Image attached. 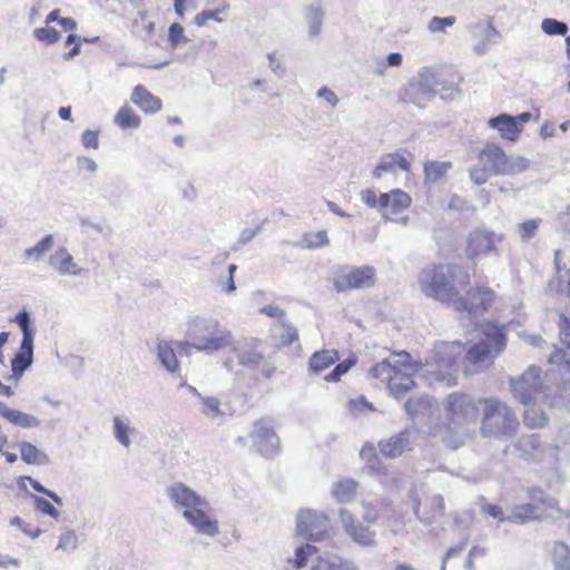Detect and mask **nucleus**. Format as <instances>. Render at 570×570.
Segmentation results:
<instances>
[{
  "mask_svg": "<svg viewBox=\"0 0 570 570\" xmlns=\"http://www.w3.org/2000/svg\"><path fill=\"white\" fill-rule=\"evenodd\" d=\"M455 266L431 264L417 276L421 292L429 298L470 316H481L498 301V294L488 282L471 285L468 272Z\"/></svg>",
  "mask_w": 570,
  "mask_h": 570,
  "instance_id": "1",
  "label": "nucleus"
},
{
  "mask_svg": "<svg viewBox=\"0 0 570 570\" xmlns=\"http://www.w3.org/2000/svg\"><path fill=\"white\" fill-rule=\"evenodd\" d=\"M478 165L470 171V178L475 185L485 184L492 175L514 176L530 167V160L521 155H508L497 142H487L478 153Z\"/></svg>",
  "mask_w": 570,
  "mask_h": 570,
  "instance_id": "2",
  "label": "nucleus"
},
{
  "mask_svg": "<svg viewBox=\"0 0 570 570\" xmlns=\"http://www.w3.org/2000/svg\"><path fill=\"white\" fill-rule=\"evenodd\" d=\"M481 337L470 345L464 354L465 372H481L494 364L495 358L505 350L507 327L494 321H484L480 325Z\"/></svg>",
  "mask_w": 570,
  "mask_h": 570,
  "instance_id": "3",
  "label": "nucleus"
},
{
  "mask_svg": "<svg viewBox=\"0 0 570 570\" xmlns=\"http://www.w3.org/2000/svg\"><path fill=\"white\" fill-rule=\"evenodd\" d=\"M419 366L412 361L411 355L407 352H400L389 360L376 363L371 373L386 384L391 394L400 397L415 387L414 376Z\"/></svg>",
  "mask_w": 570,
  "mask_h": 570,
  "instance_id": "4",
  "label": "nucleus"
},
{
  "mask_svg": "<svg viewBox=\"0 0 570 570\" xmlns=\"http://www.w3.org/2000/svg\"><path fill=\"white\" fill-rule=\"evenodd\" d=\"M480 433L485 438L508 439L517 434L519 421L513 410L498 397H480Z\"/></svg>",
  "mask_w": 570,
  "mask_h": 570,
  "instance_id": "5",
  "label": "nucleus"
},
{
  "mask_svg": "<svg viewBox=\"0 0 570 570\" xmlns=\"http://www.w3.org/2000/svg\"><path fill=\"white\" fill-rule=\"evenodd\" d=\"M463 352L464 344L460 341L436 343L426 364L430 383L448 387L455 385L459 372L458 362Z\"/></svg>",
  "mask_w": 570,
  "mask_h": 570,
  "instance_id": "6",
  "label": "nucleus"
},
{
  "mask_svg": "<svg viewBox=\"0 0 570 570\" xmlns=\"http://www.w3.org/2000/svg\"><path fill=\"white\" fill-rule=\"evenodd\" d=\"M193 344L199 351L215 352L233 343V334L217 321H202L194 324Z\"/></svg>",
  "mask_w": 570,
  "mask_h": 570,
  "instance_id": "7",
  "label": "nucleus"
},
{
  "mask_svg": "<svg viewBox=\"0 0 570 570\" xmlns=\"http://www.w3.org/2000/svg\"><path fill=\"white\" fill-rule=\"evenodd\" d=\"M261 345V341L253 337L242 341L233 348L230 370H233L235 363L249 370H256L263 366V375L265 377H271L275 372V367L265 365V356L262 352Z\"/></svg>",
  "mask_w": 570,
  "mask_h": 570,
  "instance_id": "8",
  "label": "nucleus"
},
{
  "mask_svg": "<svg viewBox=\"0 0 570 570\" xmlns=\"http://www.w3.org/2000/svg\"><path fill=\"white\" fill-rule=\"evenodd\" d=\"M375 268L364 266H341L333 276V285L337 292H348L371 287L375 283Z\"/></svg>",
  "mask_w": 570,
  "mask_h": 570,
  "instance_id": "9",
  "label": "nucleus"
},
{
  "mask_svg": "<svg viewBox=\"0 0 570 570\" xmlns=\"http://www.w3.org/2000/svg\"><path fill=\"white\" fill-rule=\"evenodd\" d=\"M445 410L453 423L476 422L481 416L480 397L475 400L464 393H453L446 400Z\"/></svg>",
  "mask_w": 570,
  "mask_h": 570,
  "instance_id": "10",
  "label": "nucleus"
},
{
  "mask_svg": "<svg viewBox=\"0 0 570 570\" xmlns=\"http://www.w3.org/2000/svg\"><path fill=\"white\" fill-rule=\"evenodd\" d=\"M16 323L22 331L23 337L19 351L11 360L13 376L19 377L30 366L33 357V330L30 327V317L26 311L20 312Z\"/></svg>",
  "mask_w": 570,
  "mask_h": 570,
  "instance_id": "11",
  "label": "nucleus"
},
{
  "mask_svg": "<svg viewBox=\"0 0 570 570\" xmlns=\"http://www.w3.org/2000/svg\"><path fill=\"white\" fill-rule=\"evenodd\" d=\"M529 498L533 503L518 504L512 509L508 520L514 523H525L541 518L542 513L548 509L556 505V502L544 497L541 488L529 489Z\"/></svg>",
  "mask_w": 570,
  "mask_h": 570,
  "instance_id": "12",
  "label": "nucleus"
},
{
  "mask_svg": "<svg viewBox=\"0 0 570 570\" xmlns=\"http://www.w3.org/2000/svg\"><path fill=\"white\" fill-rule=\"evenodd\" d=\"M502 240V235H498L485 228H476L472 230L466 237V258L474 261L482 256L498 254V245Z\"/></svg>",
  "mask_w": 570,
  "mask_h": 570,
  "instance_id": "13",
  "label": "nucleus"
},
{
  "mask_svg": "<svg viewBox=\"0 0 570 570\" xmlns=\"http://www.w3.org/2000/svg\"><path fill=\"white\" fill-rule=\"evenodd\" d=\"M541 370L530 366L520 377L511 381L513 396L523 405H530L542 391Z\"/></svg>",
  "mask_w": 570,
  "mask_h": 570,
  "instance_id": "14",
  "label": "nucleus"
},
{
  "mask_svg": "<svg viewBox=\"0 0 570 570\" xmlns=\"http://www.w3.org/2000/svg\"><path fill=\"white\" fill-rule=\"evenodd\" d=\"M328 519L312 511L301 512L296 531L303 538L311 541H321L328 537Z\"/></svg>",
  "mask_w": 570,
  "mask_h": 570,
  "instance_id": "15",
  "label": "nucleus"
},
{
  "mask_svg": "<svg viewBox=\"0 0 570 570\" xmlns=\"http://www.w3.org/2000/svg\"><path fill=\"white\" fill-rule=\"evenodd\" d=\"M532 115L530 112H522L518 116H510L501 114L497 117L489 119V126L499 131L502 139L509 141H517L523 131L524 124L530 121Z\"/></svg>",
  "mask_w": 570,
  "mask_h": 570,
  "instance_id": "16",
  "label": "nucleus"
},
{
  "mask_svg": "<svg viewBox=\"0 0 570 570\" xmlns=\"http://www.w3.org/2000/svg\"><path fill=\"white\" fill-rule=\"evenodd\" d=\"M412 204L411 196L402 189H392L379 196V207L384 218L396 222L399 215L410 208Z\"/></svg>",
  "mask_w": 570,
  "mask_h": 570,
  "instance_id": "17",
  "label": "nucleus"
},
{
  "mask_svg": "<svg viewBox=\"0 0 570 570\" xmlns=\"http://www.w3.org/2000/svg\"><path fill=\"white\" fill-rule=\"evenodd\" d=\"M183 515L200 533L214 537L219 531L218 523L212 519L209 505L205 500H203V504L184 510Z\"/></svg>",
  "mask_w": 570,
  "mask_h": 570,
  "instance_id": "18",
  "label": "nucleus"
},
{
  "mask_svg": "<svg viewBox=\"0 0 570 570\" xmlns=\"http://www.w3.org/2000/svg\"><path fill=\"white\" fill-rule=\"evenodd\" d=\"M340 517L345 532L358 544L371 546L374 543L375 533L368 527H364L346 509L340 510Z\"/></svg>",
  "mask_w": 570,
  "mask_h": 570,
  "instance_id": "19",
  "label": "nucleus"
},
{
  "mask_svg": "<svg viewBox=\"0 0 570 570\" xmlns=\"http://www.w3.org/2000/svg\"><path fill=\"white\" fill-rule=\"evenodd\" d=\"M176 348L180 353L188 354L191 350V344L188 342H173V341H160L157 344L158 358L164 367L169 372H177L179 368V362L176 356Z\"/></svg>",
  "mask_w": 570,
  "mask_h": 570,
  "instance_id": "20",
  "label": "nucleus"
},
{
  "mask_svg": "<svg viewBox=\"0 0 570 570\" xmlns=\"http://www.w3.org/2000/svg\"><path fill=\"white\" fill-rule=\"evenodd\" d=\"M250 436L257 450L263 454H267L278 445V438L273 426L264 419L255 422Z\"/></svg>",
  "mask_w": 570,
  "mask_h": 570,
  "instance_id": "21",
  "label": "nucleus"
},
{
  "mask_svg": "<svg viewBox=\"0 0 570 570\" xmlns=\"http://www.w3.org/2000/svg\"><path fill=\"white\" fill-rule=\"evenodd\" d=\"M413 156L407 151H396L384 155L373 170V175L380 178L384 173L394 171L396 168L403 171L411 170V160Z\"/></svg>",
  "mask_w": 570,
  "mask_h": 570,
  "instance_id": "22",
  "label": "nucleus"
},
{
  "mask_svg": "<svg viewBox=\"0 0 570 570\" xmlns=\"http://www.w3.org/2000/svg\"><path fill=\"white\" fill-rule=\"evenodd\" d=\"M130 99L145 114H156L163 108L161 99L149 91L144 85L134 87Z\"/></svg>",
  "mask_w": 570,
  "mask_h": 570,
  "instance_id": "23",
  "label": "nucleus"
},
{
  "mask_svg": "<svg viewBox=\"0 0 570 570\" xmlns=\"http://www.w3.org/2000/svg\"><path fill=\"white\" fill-rule=\"evenodd\" d=\"M410 449L409 433L406 431L392 435L389 439L379 442V450L385 458L401 456Z\"/></svg>",
  "mask_w": 570,
  "mask_h": 570,
  "instance_id": "24",
  "label": "nucleus"
},
{
  "mask_svg": "<svg viewBox=\"0 0 570 570\" xmlns=\"http://www.w3.org/2000/svg\"><path fill=\"white\" fill-rule=\"evenodd\" d=\"M168 495L176 505L184 508V510H189L197 507V504H203L204 500L183 483L170 487Z\"/></svg>",
  "mask_w": 570,
  "mask_h": 570,
  "instance_id": "25",
  "label": "nucleus"
},
{
  "mask_svg": "<svg viewBox=\"0 0 570 570\" xmlns=\"http://www.w3.org/2000/svg\"><path fill=\"white\" fill-rule=\"evenodd\" d=\"M445 513L444 499L440 494L428 498L421 507H419L416 514L424 523H433Z\"/></svg>",
  "mask_w": 570,
  "mask_h": 570,
  "instance_id": "26",
  "label": "nucleus"
},
{
  "mask_svg": "<svg viewBox=\"0 0 570 570\" xmlns=\"http://www.w3.org/2000/svg\"><path fill=\"white\" fill-rule=\"evenodd\" d=\"M340 360V354L336 350L323 348L314 352L308 360L309 372L318 375L334 365Z\"/></svg>",
  "mask_w": 570,
  "mask_h": 570,
  "instance_id": "27",
  "label": "nucleus"
},
{
  "mask_svg": "<svg viewBox=\"0 0 570 570\" xmlns=\"http://www.w3.org/2000/svg\"><path fill=\"white\" fill-rule=\"evenodd\" d=\"M360 458L364 462L368 472L374 475H387V468L384 465L382 460L376 452V448L373 443L366 442L360 450Z\"/></svg>",
  "mask_w": 570,
  "mask_h": 570,
  "instance_id": "28",
  "label": "nucleus"
},
{
  "mask_svg": "<svg viewBox=\"0 0 570 570\" xmlns=\"http://www.w3.org/2000/svg\"><path fill=\"white\" fill-rule=\"evenodd\" d=\"M0 417L7 420L12 425L30 429L39 425V420L28 413L19 410L8 407L4 403L0 402Z\"/></svg>",
  "mask_w": 570,
  "mask_h": 570,
  "instance_id": "29",
  "label": "nucleus"
},
{
  "mask_svg": "<svg viewBox=\"0 0 570 570\" xmlns=\"http://www.w3.org/2000/svg\"><path fill=\"white\" fill-rule=\"evenodd\" d=\"M49 263L60 274L77 275L80 268L75 263L73 257L63 247L57 249L49 258Z\"/></svg>",
  "mask_w": 570,
  "mask_h": 570,
  "instance_id": "30",
  "label": "nucleus"
},
{
  "mask_svg": "<svg viewBox=\"0 0 570 570\" xmlns=\"http://www.w3.org/2000/svg\"><path fill=\"white\" fill-rule=\"evenodd\" d=\"M114 122L124 130L137 129L141 124V118L132 109V107H130L128 104H125L116 112Z\"/></svg>",
  "mask_w": 570,
  "mask_h": 570,
  "instance_id": "31",
  "label": "nucleus"
},
{
  "mask_svg": "<svg viewBox=\"0 0 570 570\" xmlns=\"http://www.w3.org/2000/svg\"><path fill=\"white\" fill-rule=\"evenodd\" d=\"M357 487L353 479H342L333 485L332 495L341 503L350 502L355 498Z\"/></svg>",
  "mask_w": 570,
  "mask_h": 570,
  "instance_id": "32",
  "label": "nucleus"
},
{
  "mask_svg": "<svg viewBox=\"0 0 570 570\" xmlns=\"http://www.w3.org/2000/svg\"><path fill=\"white\" fill-rule=\"evenodd\" d=\"M19 450L21 459L28 464L39 465L48 462V456L29 442H21Z\"/></svg>",
  "mask_w": 570,
  "mask_h": 570,
  "instance_id": "33",
  "label": "nucleus"
},
{
  "mask_svg": "<svg viewBox=\"0 0 570 570\" xmlns=\"http://www.w3.org/2000/svg\"><path fill=\"white\" fill-rule=\"evenodd\" d=\"M312 570H356L352 562L340 557L318 558Z\"/></svg>",
  "mask_w": 570,
  "mask_h": 570,
  "instance_id": "34",
  "label": "nucleus"
},
{
  "mask_svg": "<svg viewBox=\"0 0 570 570\" xmlns=\"http://www.w3.org/2000/svg\"><path fill=\"white\" fill-rule=\"evenodd\" d=\"M229 10V3L226 0H222L218 8L214 10H203L197 13L194 18V23L198 27L205 26L209 20L223 22L220 14Z\"/></svg>",
  "mask_w": 570,
  "mask_h": 570,
  "instance_id": "35",
  "label": "nucleus"
},
{
  "mask_svg": "<svg viewBox=\"0 0 570 570\" xmlns=\"http://www.w3.org/2000/svg\"><path fill=\"white\" fill-rule=\"evenodd\" d=\"M451 168L450 161H428L424 165V175L428 180L436 181L442 179Z\"/></svg>",
  "mask_w": 570,
  "mask_h": 570,
  "instance_id": "36",
  "label": "nucleus"
},
{
  "mask_svg": "<svg viewBox=\"0 0 570 570\" xmlns=\"http://www.w3.org/2000/svg\"><path fill=\"white\" fill-rule=\"evenodd\" d=\"M527 406L528 407L523 415L524 424L530 429H538L544 426L548 421V417L542 412V410L531 404Z\"/></svg>",
  "mask_w": 570,
  "mask_h": 570,
  "instance_id": "37",
  "label": "nucleus"
},
{
  "mask_svg": "<svg viewBox=\"0 0 570 570\" xmlns=\"http://www.w3.org/2000/svg\"><path fill=\"white\" fill-rule=\"evenodd\" d=\"M553 563L556 570H570V549L564 543L554 546Z\"/></svg>",
  "mask_w": 570,
  "mask_h": 570,
  "instance_id": "38",
  "label": "nucleus"
},
{
  "mask_svg": "<svg viewBox=\"0 0 570 570\" xmlns=\"http://www.w3.org/2000/svg\"><path fill=\"white\" fill-rule=\"evenodd\" d=\"M303 246L308 249L327 246L330 240L325 230L308 232L303 236Z\"/></svg>",
  "mask_w": 570,
  "mask_h": 570,
  "instance_id": "39",
  "label": "nucleus"
},
{
  "mask_svg": "<svg viewBox=\"0 0 570 570\" xmlns=\"http://www.w3.org/2000/svg\"><path fill=\"white\" fill-rule=\"evenodd\" d=\"M355 364L356 357L354 356L338 362L333 371L325 375L324 380L328 383L340 382L342 376L346 374Z\"/></svg>",
  "mask_w": 570,
  "mask_h": 570,
  "instance_id": "40",
  "label": "nucleus"
},
{
  "mask_svg": "<svg viewBox=\"0 0 570 570\" xmlns=\"http://www.w3.org/2000/svg\"><path fill=\"white\" fill-rule=\"evenodd\" d=\"M316 552V547L312 544L307 543L305 546H301L295 550L294 558L289 559L288 562H291L297 569L304 568L307 564L309 557Z\"/></svg>",
  "mask_w": 570,
  "mask_h": 570,
  "instance_id": "41",
  "label": "nucleus"
},
{
  "mask_svg": "<svg viewBox=\"0 0 570 570\" xmlns=\"http://www.w3.org/2000/svg\"><path fill=\"white\" fill-rule=\"evenodd\" d=\"M37 41L46 45H53L60 40V32L52 27H41L33 30Z\"/></svg>",
  "mask_w": 570,
  "mask_h": 570,
  "instance_id": "42",
  "label": "nucleus"
},
{
  "mask_svg": "<svg viewBox=\"0 0 570 570\" xmlns=\"http://www.w3.org/2000/svg\"><path fill=\"white\" fill-rule=\"evenodd\" d=\"M168 41L170 43V47L174 49L189 41V39L185 35V29L180 23L174 22L170 24L168 29Z\"/></svg>",
  "mask_w": 570,
  "mask_h": 570,
  "instance_id": "43",
  "label": "nucleus"
},
{
  "mask_svg": "<svg viewBox=\"0 0 570 570\" xmlns=\"http://www.w3.org/2000/svg\"><path fill=\"white\" fill-rule=\"evenodd\" d=\"M541 28L544 33L549 36H564L568 32V26L564 22L558 21L552 18H547L542 21Z\"/></svg>",
  "mask_w": 570,
  "mask_h": 570,
  "instance_id": "44",
  "label": "nucleus"
},
{
  "mask_svg": "<svg viewBox=\"0 0 570 570\" xmlns=\"http://www.w3.org/2000/svg\"><path fill=\"white\" fill-rule=\"evenodd\" d=\"M405 410L409 415L415 416L430 407V402L423 397H411L405 402Z\"/></svg>",
  "mask_w": 570,
  "mask_h": 570,
  "instance_id": "45",
  "label": "nucleus"
},
{
  "mask_svg": "<svg viewBox=\"0 0 570 570\" xmlns=\"http://www.w3.org/2000/svg\"><path fill=\"white\" fill-rule=\"evenodd\" d=\"M52 246V236L48 235L38 242L33 247L26 250L27 257H40Z\"/></svg>",
  "mask_w": 570,
  "mask_h": 570,
  "instance_id": "46",
  "label": "nucleus"
},
{
  "mask_svg": "<svg viewBox=\"0 0 570 570\" xmlns=\"http://www.w3.org/2000/svg\"><path fill=\"white\" fill-rule=\"evenodd\" d=\"M114 426L116 439L125 446H128L130 444L129 426L120 417H115Z\"/></svg>",
  "mask_w": 570,
  "mask_h": 570,
  "instance_id": "47",
  "label": "nucleus"
},
{
  "mask_svg": "<svg viewBox=\"0 0 570 570\" xmlns=\"http://www.w3.org/2000/svg\"><path fill=\"white\" fill-rule=\"evenodd\" d=\"M455 23V17H434L429 22V30L433 33L444 32L448 27Z\"/></svg>",
  "mask_w": 570,
  "mask_h": 570,
  "instance_id": "48",
  "label": "nucleus"
},
{
  "mask_svg": "<svg viewBox=\"0 0 570 570\" xmlns=\"http://www.w3.org/2000/svg\"><path fill=\"white\" fill-rule=\"evenodd\" d=\"M540 219H529L519 225V232L522 239L528 240L532 238L539 227Z\"/></svg>",
  "mask_w": 570,
  "mask_h": 570,
  "instance_id": "49",
  "label": "nucleus"
},
{
  "mask_svg": "<svg viewBox=\"0 0 570 570\" xmlns=\"http://www.w3.org/2000/svg\"><path fill=\"white\" fill-rule=\"evenodd\" d=\"M77 534L73 531H67L61 534L58 542V549H61L63 551H71L77 548Z\"/></svg>",
  "mask_w": 570,
  "mask_h": 570,
  "instance_id": "50",
  "label": "nucleus"
},
{
  "mask_svg": "<svg viewBox=\"0 0 570 570\" xmlns=\"http://www.w3.org/2000/svg\"><path fill=\"white\" fill-rule=\"evenodd\" d=\"M33 502L36 508L45 514H48L55 519L59 517L58 510L46 499L33 495Z\"/></svg>",
  "mask_w": 570,
  "mask_h": 570,
  "instance_id": "51",
  "label": "nucleus"
},
{
  "mask_svg": "<svg viewBox=\"0 0 570 570\" xmlns=\"http://www.w3.org/2000/svg\"><path fill=\"white\" fill-rule=\"evenodd\" d=\"M298 340V332L294 326H284L283 333L281 334V343L285 346L292 345Z\"/></svg>",
  "mask_w": 570,
  "mask_h": 570,
  "instance_id": "52",
  "label": "nucleus"
},
{
  "mask_svg": "<svg viewBox=\"0 0 570 570\" xmlns=\"http://www.w3.org/2000/svg\"><path fill=\"white\" fill-rule=\"evenodd\" d=\"M70 45H72V47L70 48V50L68 52L65 53L66 60H70L73 57H76L80 52V49H81V43H80L78 37L72 33L69 35L66 39V46H70Z\"/></svg>",
  "mask_w": 570,
  "mask_h": 570,
  "instance_id": "53",
  "label": "nucleus"
},
{
  "mask_svg": "<svg viewBox=\"0 0 570 570\" xmlns=\"http://www.w3.org/2000/svg\"><path fill=\"white\" fill-rule=\"evenodd\" d=\"M11 523L17 525L19 529H21L26 534H28L31 538H36L40 534L41 530L39 528H31L21 518L14 517L11 520Z\"/></svg>",
  "mask_w": 570,
  "mask_h": 570,
  "instance_id": "54",
  "label": "nucleus"
},
{
  "mask_svg": "<svg viewBox=\"0 0 570 570\" xmlns=\"http://www.w3.org/2000/svg\"><path fill=\"white\" fill-rule=\"evenodd\" d=\"M81 140H82V144L86 148H94L96 149L98 147V134L96 131H92V130H86L83 134H82V137H81Z\"/></svg>",
  "mask_w": 570,
  "mask_h": 570,
  "instance_id": "55",
  "label": "nucleus"
},
{
  "mask_svg": "<svg viewBox=\"0 0 570 570\" xmlns=\"http://www.w3.org/2000/svg\"><path fill=\"white\" fill-rule=\"evenodd\" d=\"M31 484V487L38 491V492H41V493H45L46 495H48L49 498H51L57 504L61 505V499L60 497H58L55 492L52 491H49L47 490L46 488H43L38 481L31 479V478H27Z\"/></svg>",
  "mask_w": 570,
  "mask_h": 570,
  "instance_id": "56",
  "label": "nucleus"
},
{
  "mask_svg": "<svg viewBox=\"0 0 570 570\" xmlns=\"http://www.w3.org/2000/svg\"><path fill=\"white\" fill-rule=\"evenodd\" d=\"M364 511H363V519L367 523H374L379 519V511L377 509L371 504V503H364L363 504Z\"/></svg>",
  "mask_w": 570,
  "mask_h": 570,
  "instance_id": "57",
  "label": "nucleus"
},
{
  "mask_svg": "<svg viewBox=\"0 0 570 570\" xmlns=\"http://www.w3.org/2000/svg\"><path fill=\"white\" fill-rule=\"evenodd\" d=\"M219 405V401L215 397H207L204 400L206 414L218 415L220 413Z\"/></svg>",
  "mask_w": 570,
  "mask_h": 570,
  "instance_id": "58",
  "label": "nucleus"
},
{
  "mask_svg": "<svg viewBox=\"0 0 570 570\" xmlns=\"http://www.w3.org/2000/svg\"><path fill=\"white\" fill-rule=\"evenodd\" d=\"M318 97L324 98L332 106H336L338 102V98L335 92L327 87H323L317 92Z\"/></svg>",
  "mask_w": 570,
  "mask_h": 570,
  "instance_id": "59",
  "label": "nucleus"
},
{
  "mask_svg": "<svg viewBox=\"0 0 570 570\" xmlns=\"http://www.w3.org/2000/svg\"><path fill=\"white\" fill-rule=\"evenodd\" d=\"M362 199L370 207L379 206V197L373 189L364 190L362 193Z\"/></svg>",
  "mask_w": 570,
  "mask_h": 570,
  "instance_id": "60",
  "label": "nucleus"
},
{
  "mask_svg": "<svg viewBox=\"0 0 570 570\" xmlns=\"http://www.w3.org/2000/svg\"><path fill=\"white\" fill-rule=\"evenodd\" d=\"M484 511L487 512V514H489L490 517H492V518H494V519H497L499 521H503L504 520L503 510L498 504H488L484 508Z\"/></svg>",
  "mask_w": 570,
  "mask_h": 570,
  "instance_id": "61",
  "label": "nucleus"
},
{
  "mask_svg": "<svg viewBox=\"0 0 570 570\" xmlns=\"http://www.w3.org/2000/svg\"><path fill=\"white\" fill-rule=\"evenodd\" d=\"M261 313L269 316L281 318L285 315V312L276 305H267L261 309Z\"/></svg>",
  "mask_w": 570,
  "mask_h": 570,
  "instance_id": "62",
  "label": "nucleus"
},
{
  "mask_svg": "<svg viewBox=\"0 0 570 570\" xmlns=\"http://www.w3.org/2000/svg\"><path fill=\"white\" fill-rule=\"evenodd\" d=\"M237 266L232 264L229 265V277H228V281H227V286L225 288L226 293H233L235 291V283H234V273L236 271Z\"/></svg>",
  "mask_w": 570,
  "mask_h": 570,
  "instance_id": "63",
  "label": "nucleus"
},
{
  "mask_svg": "<svg viewBox=\"0 0 570 570\" xmlns=\"http://www.w3.org/2000/svg\"><path fill=\"white\" fill-rule=\"evenodd\" d=\"M59 24L62 27L65 31H73L77 27V22L72 18H61L59 20Z\"/></svg>",
  "mask_w": 570,
  "mask_h": 570,
  "instance_id": "64",
  "label": "nucleus"
}]
</instances>
